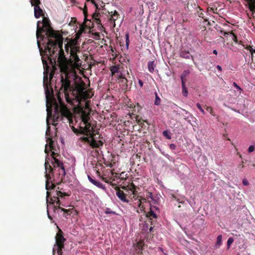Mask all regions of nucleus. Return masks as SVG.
I'll list each match as a JSON object with an SVG mask.
<instances>
[{"label": "nucleus", "instance_id": "obj_1", "mask_svg": "<svg viewBox=\"0 0 255 255\" xmlns=\"http://www.w3.org/2000/svg\"><path fill=\"white\" fill-rule=\"evenodd\" d=\"M49 130H47L46 135H48ZM46 142L47 144L45 145V152L48 153L49 151H51L52 160L51 164L53 167L50 165L48 160L46 158L45 162V178H46V202L49 203L47 205L48 210L51 208L54 212L58 209H61L65 213L68 215L72 214V211L70 209H66L61 208V203L59 198H63L65 196H69L65 192L56 190L55 192H51L49 190H53L55 187V184H59L62 182L64 179L65 175V169L63 165V163L59 158L60 155L54 152L55 147L54 146V141L52 137L49 136L46 137Z\"/></svg>", "mask_w": 255, "mask_h": 255}, {"label": "nucleus", "instance_id": "obj_2", "mask_svg": "<svg viewBox=\"0 0 255 255\" xmlns=\"http://www.w3.org/2000/svg\"><path fill=\"white\" fill-rule=\"evenodd\" d=\"M36 35L37 46L42 57L44 53H49L50 57L55 59L57 55H54L55 51L57 50L58 47L60 48L58 63L62 71L66 72L68 63L62 49L63 38L61 34L53 29L48 17L44 16L42 22L37 21ZM54 61L55 62V59Z\"/></svg>", "mask_w": 255, "mask_h": 255}, {"label": "nucleus", "instance_id": "obj_3", "mask_svg": "<svg viewBox=\"0 0 255 255\" xmlns=\"http://www.w3.org/2000/svg\"><path fill=\"white\" fill-rule=\"evenodd\" d=\"M90 108L86 103L85 109H82L81 112V119L85 126L84 128H82V133H84L86 136L80 137L77 141L78 145L81 147L85 145L89 146L92 148H101L104 143L102 141L96 140L94 138L95 131L91 124L89 122L90 119Z\"/></svg>", "mask_w": 255, "mask_h": 255}, {"label": "nucleus", "instance_id": "obj_4", "mask_svg": "<svg viewBox=\"0 0 255 255\" xmlns=\"http://www.w3.org/2000/svg\"><path fill=\"white\" fill-rule=\"evenodd\" d=\"M61 49L60 48L58 47V49L57 51H55L54 55H57V56L55 58V62H54V60L55 59L53 58V57H51V56L49 55V53H44V56H46L48 60L50 61V63L51 64H54V65H56V58H57V62H58V58L59 56V52ZM70 57H71V58L68 60L67 59V61L68 63V69L66 72H62L61 68L60 67L59 63H58L57 65L60 68V71L62 73L61 75V87L60 89H59V91L58 92V93L60 94H64V97L66 99V100L67 102H70V99H69V92L71 91L72 90V87L71 86V81L69 80L68 75H69V67H70V64L69 62L71 63L74 62V63L76 65H78V62L80 61V59L77 55V53H71L70 54ZM65 57L67 58L65 56Z\"/></svg>", "mask_w": 255, "mask_h": 255}, {"label": "nucleus", "instance_id": "obj_5", "mask_svg": "<svg viewBox=\"0 0 255 255\" xmlns=\"http://www.w3.org/2000/svg\"><path fill=\"white\" fill-rule=\"evenodd\" d=\"M61 95L58 93L57 98L59 103V105L56 102L54 104V112L53 118L56 119V121L59 119L63 120L65 118L67 122L69 123V126L71 127L73 131L76 134H82L86 135L84 133H82V128H84V127L80 126V129L76 128L73 126V115L71 112L67 109L65 104L63 102L61 98Z\"/></svg>", "mask_w": 255, "mask_h": 255}, {"label": "nucleus", "instance_id": "obj_6", "mask_svg": "<svg viewBox=\"0 0 255 255\" xmlns=\"http://www.w3.org/2000/svg\"><path fill=\"white\" fill-rule=\"evenodd\" d=\"M61 95L58 93L57 98L59 103V105L56 102L54 104V112L53 118L56 119V121L59 119L63 120L65 118L67 122L69 123V126L71 127L73 131L76 134H82L86 135L84 133H82V128H84V127L80 126V129L76 128L73 126V115L71 112L67 109L65 104L63 102L61 98Z\"/></svg>", "mask_w": 255, "mask_h": 255}, {"label": "nucleus", "instance_id": "obj_7", "mask_svg": "<svg viewBox=\"0 0 255 255\" xmlns=\"http://www.w3.org/2000/svg\"><path fill=\"white\" fill-rule=\"evenodd\" d=\"M56 243L53 248V255H62V250L64 247L66 239L64 237L63 232L58 228V232L55 237Z\"/></svg>", "mask_w": 255, "mask_h": 255}, {"label": "nucleus", "instance_id": "obj_8", "mask_svg": "<svg viewBox=\"0 0 255 255\" xmlns=\"http://www.w3.org/2000/svg\"><path fill=\"white\" fill-rule=\"evenodd\" d=\"M66 52L68 53H77L79 51V47L76 46V42L74 40H71L67 42L65 45Z\"/></svg>", "mask_w": 255, "mask_h": 255}, {"label": "nucleus", "instance_id": "obj_9", "mask_svg": "<svg viewBox=\"0 0 255 255\" xmlns=\"http://www.w3.org/2000/svg\"><path fill=\"white\" fill-rule=\"evenodd\" d=\"M78 94L81 98L84 100L91 98L93 95L91 91L86 90L83 88H80L78 90Z\"/></svg>", "mask_w": 255, "mask_h": 255}, {"label": "nucleus", "instance_id": "obj_10", "mask_svg": "<svg viewBox=\"0 0 255 255\" xmlns=\"http://www.w3.org/2000/svg\"><path fill=\"white\" fill-rule=\"evenodd\" d=\"M116 190V195L120 199V200L125 203H128L129 200L127 197V193L121 190L119 187Z\"/></svg>", "mask_w": 255, "mask_h": 255}, {"label": "nucleus", "instance_id": "obj_11", "mask_svg": "<svg viewBox=\"0 0 255 255\" xmlns=\"http://www.w3.org/2000/svg\"><path fill=\"white\" fill-rule=\"evenodd\" d=\"M146 203V199L144 198H140V199H138L135 202H134V205H137L139 208L138 209L139 210H137V212L140 213L144 211L145 208L144 204Z\"/></svg>", "mask_w": 255, "mask_h": 255}, {"label": "nucleus", "instance_id": "obj_12", "mask_svg": "<svg viewBox=\"0 0 255 255\" xmlns=\"http://www.w3.org/2000/svg\"><path fill=\"white\" fill-rule=\"evenodd\" d=\"M127 79L124 76V77L119 79L118 83L120 84V87L123 90H127L128 88H130V85L128 84Z\"/></svg>", "mask_w": 255, "mask_h": 255}, {"label": "nucleus", "instance_id": "obj_13", "mask_svg": "<svg viewBox=\"0 0 255 255\" xmlns=\"http://www.w3.org/2000/svg\"><path fill=\"white\" fill-rule=\"evenodd\" d=\"M94 6L96 8V11L93 14L92 18L97 23V24H101V20L99 18L100 14L98 12V11L100 9V8H99L97 3L94 5Z\"/></svg>", "mask_w": 255, "mask_h": 255}, {"label": "nucleus", "instance_id": "obj_14", "mask_svg": "<svg viewBox=\"0 0 255 255\" xmlns=\"http://www.w3.org/2000/svg\"><path fill=\"white\" fill-rule=\"evenodd\" d=\"M34 12L36 18H39L43 15V10L39 5H34Z\"/></svg>", "mask_w": 255, "mask_h": 255}, {"label": "nucleus", "instance_id": "obj_15", "mask_svg": "<svg viewBox=\"0 0 255 255\" xmlns=\"http://www.w3.org/2000/svg\"><path fill=\"white\" fill-rule=\"evenodd\" d=\"M122 188L127 191H131L132 192V194L133 195L136 194V186L133 183H129L127 186H123Z\"/></svg>", "mask_w": 255, "mask_h": 255}, {"label": "nucleus", "instance_id": "obj_16", "mask_svg": "<svg viewBox=\"0 0 255 255\" xmlns=\"http://www.w3.org/2000/svg\"><path fill=\"white\" fill-rule=\"evenodd\" d=\"M180 56L183 58L188 59L191 56V53L189 49L182 48L180 53Z\"/></svg>", "mask_w": 255, "mask_h": 255}, {"label": "nucleus", "instance_id": "obj_17", "mask_svg": "<svg viewBox=\"0 0 255 255\" xmlns=\"http://www.w3.org/2000/svg\"><path fill=\"white\" fill-rule=\"evenodd\" d=\"M88 178L89 181L91 183H92L93 184L95 185L96 186H97L100 188H101V189H104V186L100 182L95 180L90 175H88Z\"/></svg>", "mask_w": 255, "mask_h": 255}, {"label": "nucleus", "instance_id": "obj_18", "mask_svg": "<svg viewBox=\"0 0 255 255\" xmlns=\"http://www.w3.org/2000/svg\"><path fill=\"white\" fill-rule=\"evenodd\" d=\"M111 17L110 18V21H113L114 22V26L115 27V25H116L115 21L119 17V14L116 10H115L113 13L112 11H111Z\"/></svg>", "mask_w": 255, "mask_h": 255}, {"label": "nucleus", "instance_id": "obj_19", "mask_svg": "<svg viewBox=\"0 0 255 255\" xmlns=\"http://www.w3.org/2000/svg\"><path fill=\"white\" fill-rule=\"evenodd\" d=\"M146 216L149 221L153 219H155L157 218L156 213L154 212L153 209H150L149 211L146 213Z\"/></svg>", "mask_w": 255, "mask_h": 255}, {"label": "nucleus", "instance_id": "obj_20", "mask_svg": "<svg viewBox=\"0 0 255 255\" xmlns=\"http://www.w3.org/2000/svg\"><path fill=\"white\" fill-rule=\"evenodd\" d=\"M195 7V12L194 15L195 16H198L199 17L203 18L204 17V13L202 11V9L200 8V7L199 6H196L195 4H194Z\"/></svg>", "mask_w": 255, "mask_h": 255}, {"label": "nucleus", "instance_id": "obj_21", "mask_svg": "<svg viewBox=\"0 0 255 255\" xmlns=\"http://www.w3.org/2000/svg\"><path fill=\"white\" fill-rule=\"evenodd\" d=\"M190 71L189 70H186L184 71L183 73L181 75V82L186 83L188 77L190 74Z\"/></svg>", "mask_w": 255, "mask_h": 255}, {"label": "nucleus", "instance_id": "obj_22", "mask_svg": "<svg viewBox=\"0 0 255 255\" xmlns=\"http://www.w3.org/2000/svg\"><path fill=\"white\" fill-rule=\"evenodd\" d=\"M248 5L249 8L252 11H255V0H245Z\"/></svg>", "mask_w": 255, "mask_h": 255}, {"label": "nucleus", "instance_id": "obj_23", "mask_svg": "<svg viewBox=\"0 0 255 255\" xmlns=\"http://www.w3.org/2000/svg\"><path fill=\"white\" fill-rule=\"evenodd\" d=\"M222 244V235H219L217 238V241L215 245V248L219 249Z\"/></svg>", "mask_w": 255, "mask_h": 255}, {"label": "nucleus", "instance_id": "obj_24", "mask_svg": "<svg viewBox=\"0 0 255 255\" xmlns=\"http://www.w3.org/2000/svg\"><path fill=\"white\" fill-rule=\"evenodd\" d=\"M147 66H148V71L150 73H153L154 71V68L155 67V65L154 64V62L153 61H149L148 62Z\"/></svg>", "mask_w": 255, "mask_h": 255}, {"label": "nucleus", "instance_id": "obj_25", "mask_svg": "<svg viewBox=\"0 0 255 255\" xmlns=\"http://www.w3.org/2000/svg\"><path fill=\"white\" fill-rule=\"evenodd\" d=\"M120 69H121V68L119 65L112 66L110 68V71H111L113 76L116 73H118V71H119Z\"/></svg>", "mask_w": 255, "mask_h": 255}, {"label": "nucleus", "instance_id": "obj_26", "mask_svg": "<svg viewBox=\"0 0 255 255\" xmlns=\"http://www.w3.org/2000/svg\"><path fill=\"white\" fill-rule=\"evenodd\" d=\"M48 83V79L47 75H46V76L44 75V78H43V84H44V86H46V87H47V89L46 90V94L47 95H48V93H49V91L48 90V86H47Z\"/></svg>", "mask_w": 255, "mask_h": 255}, {"label": "nucleus", "instance_id": "obj_27", "mask_svg": "<svg viewBox=\"0 0 255 255\" xmlns=\"http://www.w3.org/2000/svg\"><path fill=\"white\" fill-rule=\"evenodd\" d=\"M162 134L167 139H170L171 138V133L168 130H165L163 131Z\"/></svg>", "mask_w": 255, "mask_h": 255}, {"label": "nucleus", "instance_id": "obj_28", "mask_svg": "<svg viewBox=\"0 0 255 255\" xmlns=\"http://www.w3.org/2000/svg\"><path fill=\"white\" fill-rule=\"evenodd\" d=\"M182 94L184 96L186 97L188 95V91L187 88L185 86V83H182Z\"/></svg>", "mask_w": 255, "mask_h": 255}, {"label": "nucleus", "instance_id": "obj_29", "mask_svg": "<svg viewBox=\"0 0 255 255\" xmlns=\"http://www.w3.org/2000/svg\"><path fill=\"white\" fill-rule=\"evenodd\" d=\"M113 76H115V78H118V80L125 76L122 73L121 69H120L119 71H118V73H116Z\"/></svg>", "mask_w": 255, "mask_h": 255}, {"label": "nucleus", "instance_id": "obj_30", "mask_svg": "<svg viewBox=\"0 0 255 255\" xmlns=\"http://www.w3.org/2000/svg\"><path fill=\"white\" fill-rule=\"evenodd\" d=\"M83 13L85 16L84 22H86L87 20H88V19H87V17L88 15V8L86 4L85 5V6L83 9Z\"/></svg>", "mask_w": 255, "mask_h": 255}, {"label": "nucleus", "instance_id": "obj_31", "mask_svg": "<svg viewBox=\"0 0 255 255\" xmlns=\"http://www.w3.org/2000/svg\"><path fill=\"white\" fill-rule=\"evenodd\" d=\"M234 239L232 237H230L228 239V241H227V249H229L230 247H231V245L233 244V243L234 242Z\"/></svg>", "mask_w": 255, "mask_h": 255}, {"label": "nucleus", "instance_id": "obj_32", "mask_svg": "<svg viewBox=\"0 0 255 255\" xmlns=\"http://www.w3.org/2000/svg\"><path fill=\"white\" fill-rule=\"evenodd\" d=\"M160 101V99L158 96L157 94L155 93V99L154 101V104L156 106L159 105Z\"/></svg>", "mask_w": 255, "mask_h": 255}, {"label": "nucleus", "instance_id": "obj_33", "mask_svg": "<svg viewBox=\"0 0 255 255\" xmlns=\"http://www.w3.org/2000/svg\"><path fill=\"white\" fill-rule=\"evenodd\" d=\"M206 110L207 112H209L212 116H215V115L213 113V109L212 107L206 106Z\"/></svg>", "mask_w": 255, "mask_h": 255}, {"label": "nucleus", "instance_id": "obj_34", "mask_svg": "<svg viewBox=\"0 0 255 255\" xmlns=\"http://www.w3.org/2000/svg\"><path fill=\"white\" fill-rule=\"evenodd\" d=\"M126 45H127V47H128L129 43V35L128 33H126Z\"/></svg>", "mask_w": 255, "mask_h": 255}, {"label": "nucleus", "instance_id": "obj_35", "mask_svg": "<svg viewBox=\"0 0 255 255\" xmlns=\"http://www.w3.org/2000/svg\"><path fill=\"white\" fill-rule=\"evenodd\" d=\"M105 213L107 214H115V213L112 211L110 208H107V209L105 211Z\"/></svg>", "mask_w": 255, "mask_h": 255}, {"label": "nucleus", "instance_id": "obj_36", "mask_svg": "<svg viewBox=\"0 0 255 255\" xmlns=\"http://www.w3.org/2000/svg\"><path fill=\"white\" fill-rule=\"evenodd\" d=\"M255 150V147L254 145H250L249 147L248 151L249 152H252Z\"/></svg>", "mask_w": 255, "mask_h": 255}, {"label": "nucleus", "instance_id": "obj_37", "mask_svg": "<svg viewBox=\"0 0 255 255\" xmlns=\"http://www.w3.org/2000/svg\"><path fill=\"white\" fill-rule=\"evenodd\" d=\"M150 209H153V210L155 213H156V211H158V210H159L158 208L156 207V206H150Z\"/></svg>", "mask_w": 255, "mask_h": 255}, {"label": "nucleus", "instance_id": "obj_38", "mask_svg": "<svg viewBox=\"0 0 255 255\" xmlns=\"http://www.w3.org/2000/svg\"><path fill=\"white\" fill-rule=\"evenodd\" d=\"M197 106L198 108V109L201 111V112L202 113L204 114V110L203 109V108H202V107H201V105H200V104H197Z\"/></svg>", "mask_w": 255, "mask_h": 255}, {"label": "nucleus", "instance_id": "obj_39", "mask_svg": "<svg viewBox=\"0 0 255 255\" xmlns=\"http://www.w3.org/2000/svg\"><path fill=\"white\" fill-rule=\"evenodd\" d=\"M243 184L245 186H248V185H249V183L248 181L245 178L243 180Z\"/></svg>", "mask_w": 255, "mask_h": 255}, {"label": "nucleus", "instance_id": "obj_40", "mask_svg": "<svg viewBox=\"0 0 255 255\" xmlns=\"http://www.w3.org/2000/svg\"><path fill=\"white\" fill-rule=\"evenodd\" d=\"M248 49H249L251 53L252 54H253V53H255V49H253L251 46H250L249 48H248Z\"/></svg>", "mask_w": 255, "mask_h": 255}, {"label": "nucleus", "instance_id": "obj_41", "mask_svg": "<svg viewBox=\"0 0 255 255\" xmlns=\"http://www.w3.org/2000/svg\"><path fill=\"white\" fill-rule=\"evenodd\" d=\"M169 147L171 149L173 150L175 149L176 145L173 143H171L169 145Z\"/></svg>", "mask_w": 255, "mask_h": 255}, {"label": "nucleus", "instance_id": "obj_42", "mask_svg": "<svg viewBox=\"0 0 255 255\" xmlns=\"http://www.w3.org/2000/svg\"><path fill=\"white\" fill-rule=\"evenodd\" d=\"M233 41L236 42V43H238V40H237V36L233 34Z\"/></svg>", "mask_w": 255, "mask_h": 255}, {"label": "nucleus", "instance_id": "obj_43", "mask_svg": "<svg viewBox=\"0 0 255 255\" xmlns=\"http://www.w3.org/2000/svg\"><path fill=\"white\" fill-rule=\"evenodd\" d=\"M41 3L40 0H36L35 3L33 5L34 7V5H39Z\"/></svg>", "mask_w": 255, "mask_h": 255}, {"label": "nucleus", "instance_id": "obj_44", "mask_svg": "<svg viewBox=\"0 0 255 255\" xmlns=\"http://www.w3.org/2000/svg\"><path fill=\"white\" fill-rule=\"evenodd\" d=\"M234 86L237 89H239L240 90H241V88L237 85V84L235 82L233 83Z\"/></svg>", "mask_w": 255, "mask_h": 255}, {"label": "nucleus", "instance_id": "obj_45", "mask_svg": "<svg viewBox=\"0 0 255 255\" xmlns=\"http://www.w3.org/2000/svg\"><path fill=\"white\" fill-rule=\"evenodd\" d=\"M100 178L102 179V180L103 181H105V182H107V183H108V182H109V181H108V179H107V178L104 177V176H102Z\"/></svg>", "mask_w": 255, "mask_h": 255}, {"label": "nucleus", "instance_id": "obj_46", "mask_svg": "<svg viewBox=\"0 0 255 255\" xmlns=\"http://www.w3.org/2000/svg\"><path fill=\"white\" fill-rule=\"evenodd\" d=\"M138 84L140 87L143 86V82L140 79H138Z\"/></svg>", "mask_w": 255, "mask_h": 255}, {"label": "nucleus", "instance_id": "obj_47", "mask_svg": "<svg viewBox=\"0 0 255 255\" xmlns=\"http://www.w3.org/2000/svg\"><path fill=\"white\" fill-rule=\"evenodd\" d=\"M36 0H30V2L31 5H33L35 3Z\"/></svg>", "mask_w": 255, "mask_h": 255}, {"label": "nucleus", "instance_id": "obj_48", "mask_svg": "<svg viewBox=\"0 0 255 255\" xmlns=\"http://www.w3.org/2000/svg\"><path fill=\"white\" fill-rule=\"evenodd\" d=\"M243 163H244V162H243L242 164H240L238 165V168H243L244 167Z\"/></svg>", "mask_w": 255, "mask_h": 255}, {"label": "nucleus", "instance_id": "obj_49", "mask_svg": "<svg viewBox=\"0 0 255 255\" xmlns=\"http://www.w3.org/2000/svg\"><path fill=\"white\" fill-rule=\"evenodd\" d=\"M90 1H91V2L94 5H95L97 3L94 0H90Z\"/></svg>", "mask_w": 255, "mask_h": 255}, {"label": "nucleus", "instance_id": "obj_50", "mask_svg": "<svg viewBox=\"0 0 255 255\" xmlns=\"http://www.w3.org/2000/svg\"><path fill=\"white\" fill-rule=\"evenodd\" d=\"M153 229V227L152 226H150L148 230L149 232H151Z\"/></svg>", "mask_w": 255, "mask_h": 255}, {"label": "nucleus", "instance_id": "obj_51", "mask_svg": "<svg viewBox=\"0 0 255 255\" xmlns=\"http://www.w3.org/2000/svg\"><path fill=\"white\" fill-rule=\"evenodd\" d=\"M217 68L219 70H220V71H221V70H222V68H221V67L220 66H219V65H218V66H217Z\"/></svg>", "mask_w": 255, "mask_h": 255}, {"label": "nucleus", "instance_id": "obj_52", "mask_svg": "<svg viewBox=\"0 0 255 255\" xmlns=\"http://www.w3.org/2000/svg\"><path fill=\"white\" fill-rule=\"evenodd\" d=\"M97 175L100 177H101L102 176L101 175V174H100V172L98 170L97 171Z\"/></svg>", "mask_w": 255, "mask_h": 255}, {"label": "nucleus", "instance_id": "obj_53", "mask_svg": "<svg viewBox=\"0 0 255 255\" xmlns=\"http://www.w3.org/2000/svg\"><path fill=\"white\" fill-rule=\"evenodd\" d=\"M213 53L216 55H217L218 53L217 51L216 50H214Z\"/></svg>", "mask_w": 255, "mask_h": 255}, {"label": "nucleus", "instance_id": "obj_54", "mask_svg": "<svg viewBox=\"0 0 255 255\" xmlns=\"http://www.w3.org/2000/svg\"><path fill=\"white\" fill-rule=\"evenodd\" d=\"M48 217L49 219H50L51 220H52V217L49 215L48 213Z\"/></svg>", "mask_w": 255, "mask_h": 255}, {"label": "nucleus", "instance_id": "obj_55", "mask_svg": "<svg viewBox=\"0 0 255 255\" xmlns=\"http://www.w3.org/2000/svg\"><path fill=\"white\" fill-rule=\"evenodd\" d=\"M48 217L49 219H50L51 220H52V217L49 215L48 213Z\"/></svg>", "mask_w": 255, "mask_h": 255}, {"label": "nucleus", "instance_id": "obj_56", "mask_svg": "<svg viewBox=\"0 0 255 255\" xmlns=\"http://www.w3.org/2000/svg\"><path fill=\"white\" fill-rule=\"evenodd\" d=\"M124 174V172H122V173L120 174V176H121V177H120V178H121V179H122V178H124L123 177H122V175H123V174Z\"/></svg>", "mask_w": 255, "mask_h": 255}, {"label": "nucleus", "instance_id": "obj_57", "mask_svg": "<svg viewBox=\"0 0 255 255\" xmlns=\"http://www.w3.org/2000/svg\"><path fill=\"white\" fill-rule=\"evenodd\" d=\"M145 225H146V227H147V229H146V230H148V229H149V228H148V223H146Z\"/></svg>", "mask_w": 255, "mask_h": 255}, {"label": "nucleus", "instance_id": "obj_58", "mask_svg": "<svg viewBox=\"0 0 255 255\" xmlns=\"http://www.w3.org/2000/svg\"><path fill=\"white\" fill-rule=\"evenodd\" d=\"M227 139L228 140L231 141V139H230L229 138H227Z\"/></svg>", "mask_w": 255, "mask_h": 255}, {"label": "nucleus", "instance_id": "obj_59", "mask_svg": "<svg viewBox=\"0 0 255 255\" xmlns=\"http://www.w3.org/2000/svg\"><path fill=\"white\" fill-rule=\"evenodd\" d=\"M197 45H198V46H199V44L198 42H197Z\"/></svg>", "mask_w": 255, "mask_h": 255}, {"label": "nucleus", "instance_id": "obj_60", "mask_svg": "<svg viewBox=\"0 0 255 255\" xmlns=\"http://www.w3.org/2000/svg\"><path fill=\"white\" fill-rule=\"evenodd\" d=\"M90 0H86L87 1H90Z\"/></svg>", "mask_w": 255, "mask_h": 255}]
</instances>
